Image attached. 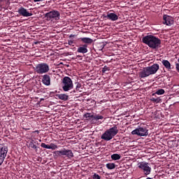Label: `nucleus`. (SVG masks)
Segmentation results:
<instances>
[{"instance_id": "18", "label": "nucleus", "mask_w": 179, "mask_h": 179, "mask_svg": "<svg viewBox=\"0 0 179 179\" xmlns=\"http://www.w3.org/2000/svg\"><path fill=\"white\" fill-rule=\"evenodd\" d=\"M55 97H57V99H60L64 101L69 99V96L64 94H55Z\"/></svg>"}, {"instance_id": "14", "label": "nucleus", "mask_w": 179, "mask_h": 179, "mask_svg": "<svg viewBox=\"0 0 179 179\" xmlns=\"http://www.w3.org/2000/svg\"><path fill=\"white\" fill-rule=\"evenodd\" d=\"M41 84H44V86H50V76L48 74L41 76Z\"/></svg>"}, {"instance_id": "33", "label": "nucleus", "mask_w": 179, "mask_h": 179, "mask_svg": "<svg viewBox=\"0 0 179 179\" xmlns=\"http://www.w3.org/2000/svg\"><path fill=\"white\" fill-rule=\"evenodd\" d=\"M75 36H76V35H73V34L69 35V38H73V37H75Z\"/></svg>"}, {"instance_id": "26", "label": "nucleus", "mask_w": 179, "mask_h": 179, "mask_svg": "<svg viewBox=\"0 0 179 179\" xmlns=\"http://www.w3.org/2000/svg\"><path fill=\"white\" fill-rule=\"evenodd\" d=\"M109 71H110V69H108V66H103V68L101 69V73H106V72H108Z\"/></svg>"}, {"instance_id": "36", "label": "nucleus", "mask_w": 179, "mask_h": 179, "mask_svg": "<svg viewBox=\"0 0 179 179\" xmlns=\"http://www.w3.org/2000/svg\"><path fill=\"white\" fill-rule=\"evenodd\" d=\"M178 62H179V58H178Z\"/></svg>"}, {"instance_id": "34", "label": "nucleus", "mask_w": 179, "mask_h": 179, "mask_svg": "<svg viewBox=\"0 0 179 179\" xmlns=\"http://www.w3.org/2000/svg\"><path fill=\"white\" fill-rule=\"evenodd\" d=\"M0 8H2V1H0Z\"/></svg>"}, {"instance_id": "16", "label": "nucleus", "mask_w": 179, "mask_h": 179, "mask_svg": "<svg viewBox=\"0 0 179 179\" xmlns=\"http://www.w3.org/2000/svg\"><path fill=\"white\" fill-rule=\"evenodd\" d=\"M76 52L80 54L87 53V44L80 45V46L76 49Z\"/></svg>"}, {"instance_id": "22", "label": "nucleus", "mask_w": 179, "mask_h": 179, "mask_svg": "<svg viewBox=\"0 0 179 179\" xmlns=\"http://www.w3.org/2000/svg\"><path fill=\"white\" fill-rule=\"evenodd\" d=\"M120 156L118 154L110 155V159L113 161L120 160Z\"/></svg>"}, {"instance_id": "5", "label": "nucleus", "mask_w": 179, "mask_h": 179, "mask_svg": "<svg viewBox=\"0 0 179 179\" xmlns=\"http://www.w3.org/2000/svg\"><path fill=\"white\" fill-rule=\"evenodd\" d=\"M46 21L52 22L59 20V12L57 10H50L44 15Z\"/></svg>"}, {"instance_id": "31", "label": "nucleus", "mask_w": 179, "mask_h": 179, "mask_svg": "<svg viewBox=\"0 0 179 179\" xmlns=\"http://www.w3.org/2000/svg\"><path fill=\"white\" fill-rule=\"evenodd\" d=\"M67 44L69 45H73V41H71V40L68 41Z\"/></svg>"}, {"instance_id": "3", "label": "nucleus", "mask_w": 179, "mask_h": 179, "mask_svg": "<svg viewBox=\"0 0 179 179\" xmlns=\"http://www.w3.org/2000/svg\"><path fill=\"white\" fill-rule=\"evenodd\" d=\"M117 126L113 125V127L106 129V131H103V134H101V140L103 141H109L117 135Z\"/></svg>"}, {"instance_id": "32", "label": "nucleus", "mask_w": 179, "mask_h": 179, "mask_svg": "<svg viewBox=\"0 0 179 179\" xmlns=\"http://www.w3.org/2000/svg\"><path fill=\"white\" fill-rule=\"evenodd\" d=\"M34 2H41L43 1V0H34Z\"/></svg>"}, {"instance_id": "27", "label": "nucleus", "mask_w": 179, "mask_h": 179, "mask_svg": "<svg viewBox=\"0 0 179 179\" xmlns=\"http://www.w3.org/2000/svg\"><path fill=\"white\" fill-rule=\"evenodd\" d=\"M163 93H164V91L162 89H161L159 90H157V92H155V94L163 95Z\"/></svg>"}, {"instance_id": "6", "label": "nucleus", "mask_w": 179, "mask_h": 179, "mask_svg": "<svg viewBox=\"0 0 179 179\" xmlns=\"http://www.w3.org/2000/svg\"><path fill=\"white\" fill-rule=\"evenodd\" d=\"M73 89V82L71 81V78L69 77L62 78V91L66 92Z\"/></svg>"}, {"instance_id": "19", "label": "nucleus", "mask_w": 179, "mask_h": 179, "mask_svg": "<svg viewBox=\"0 0 179 179\" xmlns=\"http://www.w3.org/2000/svg\"><path fill=\"white\" fill-rule=\"evenodd\" d=\"M80 41L85 44H92V42H93V41H92V39L90 38H80Z\"/></svg>"}, {"instance_id": "1", "label": "nucleus", "mask_w": 179, "mask_h": 179, "mask_svg": "<svg viewBox=\"0 0 179 179\" xmlns=\"http://www.w3.org/2000/svg\"><path fill=\"white\" fill-rule=\"evenodd\" d=\"M142 42L143 44L148 45V48H150V49L158 50L159 48H161V39L153 35L143 36Z\"/></svg>"}, {"instance_id": "35", "label": "nucleus", "mask_w": 179, "mask_h": 179, "mask_svg": "<svg viewBox=\"0 0 179 179\" xmlns=\"http://www.w3.org/2000/svg\"><path fill=\"white\" fill-rule=\"evenodd\" d=\"M146 179H152V178H146Z\"/></svg>"}, {"instance_id": "15", "label": "nucleus", "mask_w": 179, "mask_h": 179, "mask_svg": "<svg viewBox=\"0 0 179 179\" xmlns=\"http://www.w3.org/2000/svg\"><path fill=\"white\" fill-rule=\"evenodd\" d=\"M41 148L48 149L50 150H55L57 149V145L52 143L47 145L45 143H41Z\"/></svg>"}, {"instance_id": "12", "label": "nucleus", "mask_w": 179, "mask_h": 179, "mask_svg": "<svg viewBox=\"0 0 179 179\" xmlns=\"http://www.w3.org/2000/svg\"><path fill=\"white\" fill-rule=\"evenodd\" d=\"M103 19H106L110 22L117 21V15L115 13H106V15H103Z\"/></svg>"}, {"instance_id": "17", "label": "nucleus", "mask_w": 179, "mask_h": 179, "mask_svg": "<svg viewBox=\"0 0 179 179\" xmlns=\"http://www.w3.org/2000/svg\"><path fill=\"white\" fill-rule=\"evenodd\" d=\"M36 145H38L34 140H30V143L28 144V148L36 150Z\"/></svg>"}, {"instance_id": "20", "label": "nucleus", "mask_w": 179, "mask_h": 179, "mask_svg": "<svg viewBox=\"0 0 179 179\" xmlns=\"http://www.w3.org/2000/svg\"><path fill=\"white\" fill-rule=\"evenodd\" d=\"M162 64L164 65V68L170 70V62L168 60H162Z\"/></svg>"}, {"instance_id": "11", "label": "nucleus", "mask_w": 179, "mask_h": 179, "mask_svg": "<svg viewBox=\"0 0 179 179\" xmlns=\"http://www.w3.org/2000/svg\"><path fill=\"white\" fill-rule=\"evenodd\" d=\"M162 24L166 26H173V17H171L168 15H164V17H162Z\"/></svg>"}, {"instance_id": "13", "label": "nucleus", "mask_w": 179, "mask_h": 179, "mask_svg": "<svg viewBox=\"0 0 179 179\" xmlns=\"http://www.w3.org/2000/svg\"><path fill=\"white\" fill-rule=\"evenodd\" d=\"M18 15H21L23 17H29L31 16V13L27 11L24 8L21 7V8H18Z\"/></svg>"}, {"instance_id": "28", "label": "nucleus", "mask_w": 179, "mask_h": 179, "mask_svg": "<svg viewBox=\"0 0 179 179\" xmlns=\"http://www.w3.org/2000/svg\"><path fill=\"white\" fill-rule=\"evenodd\" d=\"M96 117V115H92L90 113H85V115H83V117Z\"/></svg>"}, {"instance_id": "9", "label": "nucleus", "mask_w": 179, "mask_h": 179, "mask_svg": "<svg viewBox=\"0 0 179 179\" xmlns=\"http://www.w3.org/2000/svg\"><path fill=\"white\" fill-rule=\"evenodd\" d=\"M53 155L57 157H67V159L73 158V152H71V150H61L53 152Z\"/></svg>"}, {"instance_id": "23", "label": "nucleus", "mask_w": 179, "mask_h": 179, "mask_svg": "<svg viewBox=\"0 0 179 179\" xmlns=\"http://www.w3.org/2000/svg\"><path fill=\"white\" fill-rule=\"evenodd\" d=\"M106 169H108V170L115 169V164L113 163L106 164Z\"/></svg>"}, {"instance_id": "29", "label": "nucleus", "mask_w": 179, "mask_h": 179, "mask_svg": "<svg viewBox=\"0 0 179 179\" xmlns=\"http://www.w3.org/2000/svg\"><path fill=\"white\" fill-rule=\"evenodd\" d=\"M92 179H101V176H99V174L94 173L92 175Z\"/></svg>"}, {"instance_id": "4", "label": "nucleus", "mask_w": 179, "mask_h": 179, "mask_svg": "<svg viewBox=\"0 0 179 179\" xmlns=\"http://www.w3.org/2000/svg\"><path fill=\"white\" fill-rule=\"evenodd\" d=\"M50 71V68L48 66V64L39 63L37 66H34V73L42 75L48 73Z\"/></svg>"}, {"instance_id": "10", "label": "nucleus", "mask_w": 179, "mask_h": 179, "mask_svg": "<svg viewBox=\"0 0 179 179\" xmlns=\"http://www.w3.org/2000/svg\"><path fill=\"white\" fill-rule=\"evenodd\" d=\"M9 152V148L4 144H0V166L4 162V158L6 157V152Z\"/></svg>"}, {"instance_id": "37", "label": "nucleus", "mask_w": 179, "mask_h": 179, "mask_svg": "<svg viewBox=\"0 0 179 179\" xmlns=\"http://www.w3.org/2000/svg\"><path fill=\"white\" fill-rule=\"evenodd\" d=\"M171 179H175V178H171Z\"/></svg>"}, {"instance_id": "8", "label": "nucleus", "mask_w": 179, "mask_h": 179, "mask_svg": "<svg viewBox=\"0 0 179 179\" xmlns=\"http://www.w3.org/2000/svg\"><path fill=\"white\" fill-rule=\"evenodd\" d=\"M137 166H138V169H141V171H143V174L145 176L150 175V173L152 172V168H150V164H148L147 162H138Z\"/></svg>"}, {"instance_id": "7", "label": "nucleus", "mask_w": 179, "mask_h": 179, "mask_svg": "<svg viewBox=\"0 0 179 179\" xmlns=\"http://www.w3.org/2000/svg\"><path fill=\"white\" fill-rule=\"evenodd\" d=\"M131 135L145 137L148 135V130L146 127H138L131 131Z\"/></svg>"}, {"instance_id": "21", "label": "nucleus", "mask_w": 179, "mask_h": 179, "mask_svg": "<svg viewBox=\"0 0 179 179\" xmlns=\"http://www.w3.org/2000/svg\"><path fill=\"white\" fill-rule=\"evenodd\" d=\"M85 118H91L92 120L97 121L99 120H103V116L96 115V117H84Z\"/></svg>"}, {"instance_id": "30", "label": "nucleus", "mask_w": 179, "mask_h": 179, "mask_svg": "<svg viewBox=\"0 0 179 179\" xmlns=\"http://www.w3.org/2000/svg\"><path fill=\"white\" fill-rule=\"evenodd\" d=\"M175 70L178 71V73H179V64H175Z\"/></svg>"}, {"instance_id": "2", "label": "nucleus", "mask_w": 179, "mask_h": 179, "mask_svg": "<svg viewBox=\"0 0 179 179\" xmlns=\"http://www.w3.org/2000/svg\"><path fill=\"white\" fill-rule=\"evenodd\" d=\"M159 71V64H154L152 66L143 68V70L138 73V78H145L156 73Z\"/></svg>"}, {"instance_id": "24", "label": "nucleus", "mask_w": 179, "mask_h": 179, "mask_svg": "<svg viewBox=\"0 0 179 179\" xmlns=\"http://www.w3.org/2000/svg\"><path fill=\"white\" fill-rule=\"evenodd\" d=\"M76 92H80V83H76V89L71 92V94L76 93Z\"/></svg>"}, {"instance_id": "25", "label": "nucleus", "mask_w": 179, "mask_h": 179, "mask_svg": "<svg viewBox=\"0 0 179 179\" xmlns=\"http://www.w3.org/2000/svg\"><path fill=\"white\" fill-rule=\"evenodd\" d=\"M150 101H152V103H159L161 102V99L152 98V99H150Z\"/></svg>"}]
</instances>
